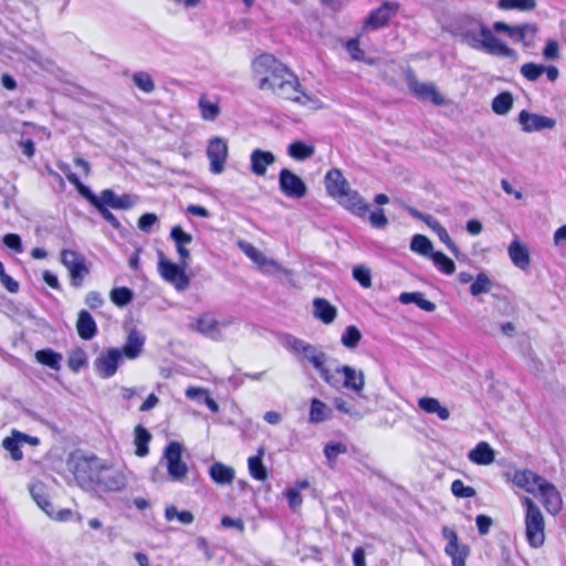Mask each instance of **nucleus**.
Returning <instances> with one entry per match:
<instances>
[{"mask_svg":"<svg viewBox=\"0 0 566 566\" xmlns=\"http://www.w3.org/2000/svg\"><path fill=\"white\" fill-rule=\"evenodd\" d=\"M457 35L473 50L495 56L517 59V53L499 40L479 19L462 18L457 27Z\"/></svg>","mask_w":566,"mask_h":566,"instance_id":"obj_1","label":"nucleus"},{"mask_svg":"<svg viewBox=\"0 0 566 566\" xmlns=\"http://www.w3.org/2000/svg\"><path fill=\"white\" fill-rule=\"evenodd\" d=\"M285 346L298 360L310 363L318 371L321 378L331 387H338L340 385L339 377L336 374H332V369L326 366L329 359L328 355L318 347L291 335L286 337Z\"/></svg>","mask_w":566,"mask_h":566,"instance_id":"obj_2","label":"nucleus"},{"mask_svg":"<svg viewBox=\"0 0 566 566\" xmlns=\"http://www.w3.org/2000/svg\"><path fill=\"white\" fill-rule=\"evenodd\" d=\"M289 69L272 54H261L252 62L253 76L260 90H271Z\"/></svg>","mask_w":566,"mask_h":566,"instance_id":"obj_3","label":"nucleus"},{"mask_svg":"<svg viewBox=\"0 0 566 566\" xmlns=\"http://www.w3.org/2000/svg\"><path fill=\"white\" fill-rule=\"evenodd\" d=\"M521 501L525 507L526 541L531 547L539 548L545 542V521L543 513L532 499L524 496Z\"/></svg>","mask_w":566,"mask_h":566,"instance_id":"obj_4","label":"nucleus"},{"mask_svg":"<svg viewBox=\"0 0 566 566\" xmlns=\"http://www.w3.org/2000/svg\"><path fill=\"white\" fill-rule=\"evenodd\" d=\"M69 465L75 476V479L82 483H97L101 471L104 465V461L96 455H81L73 458Z\"/></svg>","mask_w":566,"mask_h":566,"instance_id":"obj_5","label":"nucleus"},{"mask_svg":"<svg viewBox=\"0 0 566 566\" xmlns=\"http://www.w3.org/2000/svg\"><path fill=\"white\" fill-rule=\"evenodd\" d=\"M61 263L69 271L71 285L75 289L81 287L90 274L85 256L74 250L64 249L61 252Z\"/></svg>","mask_w":566,"mask_h":566,"instance_id":"obj_6","label":"nucleus"},{"mask_svg":"<svg viewBox=\"0 0 566 566\" xmlns=\"http://www.w3.org/2000/svg\"><path fill=\"white\" fill-rule=\"evenodd\" d=\"M188 266V261L186 263H174L167 260L163 252L159 251V261H158V271L161 277L172 284L177 291H185L189 286V277L186 274V268Z\"/></svg>","mask_w":566,"mask_h":566,"instance_id":"obj_7","label":"nucleus"},{"mask_svg":"<svg viewBox=\"0 0 566 566\" xmlns=\"http://www.w3.org/2000/svg\"><path fill=\"white\" fill-rule=\"evenodd\" d=\"M300 87L297 76L287 70L284 77H281L276 86L272 87L271 91L282 98L305 105L311 101V97L303 93Z\"/></svg>","mask_w":566,"mask_h":566,"instance_id":"obj_8","label":"nucleus"},{"mask_svg":"<svg viewBox=\"0 0 566 566\" xmlns=\"http://www.w3.org/2000/svg\"><path fill=\"white\" fill-rule=\"evenodd\" d=\"M233 323V318L219 321L212 314L205 313L197 318L193 328L212 340L221 342L224 339L222 331Z\"/></svg>","mask_w":566,"mask_h":566,"instance_id":"obj_9","label":"nucleus"},{"mask_svg":"<svg viewBox=\"0 0 566 566\" xmlns=\"http://www.w3.org/2000/svg\"><path fill=\"white\" fill-rule=\"evenodd\" d=\"M182 446L177 441H171L165 449L164 457L167 463V471L172 481H182L187 473L188 467L181 460Z\"/></svg>","mask_w":566,"mask_h":566,"instance_id":"obj_10","label":"nucleus"},{"mask_svg":"<svg viewBox=\"0 0 566 566\" xmlns=\"http://www.w3.org/2000/svg\"><path fill=\"white\" fill-rule=\"evenodd\" d=\"M493 30L497 33L505 32L511 39L530 45L538 31V27L535 23L510 25L505 22L496 21L493 23Z\"/></svg>","mask_w":566,"mask_h":566,"instance_id":"obj_11","label":"nucleus"},{"mask_svg":"<svg viewBox=\"0 0 566 566\" xmlns=\"http://www.w3.org/2000/svg\"><path fill=\"white\" fill-rule=\"evenodd\" d=\"M279 187L287 198L301 199L307 192L303 179L287 168H283L279 174Z\"/></svg>","mask_w":566,"mask_h":566,"instance_id":"obj_12","label":"nucleus"},{"mask_svg":"<svg viewBox=\"0 0 566 566\" xmlns=\"http://www.w3.org/2000/svg\"><path fill=\"white\" fill-rule=\"evenodd\" d=\"M207 156L210 161V171L220 175L224 170V164L228 158V144L224 138L213 137L207 147Z\"/></svg>","mask_w":566,"mask_h":566,"instance_id":"obj_13","label":"nucleus"},{"mask_svg":"<svg viewBox=\"0 0 566 566\" xmlns=\"http://www.w3.org/2000/svg\"><path fill=\"white\" fill-rule=\"evenodd\" d=\"M407 85L412 94L422 101H431L434 105L444 103L443 96L437 91L432 83H421L412 72L407 74Z\"/></svg>","mask_w":566,"mask_h":566,"instance_id":"obj_14","label":"nucleus"},{"mask_svg":"<svg viewBox=\"0 0 566 566\" xmlns=\"http://www.w3.org/2000/svg\"><path fill=\"white\" fill-rule=\"evenodd\" d=\"M332 374H336L340 379V385L338 387H334L337 390L346 388L356 394H360L365 387L364 373L361 370H356L348 365L336 367L335 370H332Z\"/></svg>","mask_w":566,"mask_h":566,"instance_id":"obj_15","label":"nucleus"},{"mask_svg":"<svg viewBox=\"0 0 566 566\" xmlns=\"http://www.w3.org/2000/svg\"><path fill=\"white\" fill-rule=\"evenodd\" d=\"M442 536L448 542L444 551L452 558V565L465 566L469 547L467 545H460L457 532L448 526H443Z\"/></svg>","mask_w":566,"mask_h":566,"instance_id":"obj_16","label":"nucleus"},{"mask_svg":"<svg viewBox=\"0 0 566 566\" xmlns=\"http://www.w3.org/2000/svg\"><path fill=\"white\" fill-rule=\"evenodd\" d=\"M122 358V350L116 347H111L101 353L94 363L97 374L102 378H109L114 376Z\"/></svg>","mask_w":566,"mask_h":566,"instance_id":"obj_17","label":"nucleus"},{"mask_svg":"<svg viewBox=\"0 0 566 566\" xmlns=\"http://www.w3.org/2000/svg\"><path fill=\"white\" fill-rule=\"evenodd\" d=\"M126 483L127 479L123 471L108 467L104 462L96 484L101 485L106 491L117 492L123 490L126 486Z\"/></svg>","mask_w":566,"mask_h":566,"instance_id":"obj_18","label":"nucleus"},{"mask_svg":"<svg viewBox=\"0 0 566 566\" xmlns=\"http://www.w3.org/2000/svg\"><path fill=\"white\" fill-rule=\"evenodd\" d=\"M518 122L522 125L523 130L526 133L539 132L546 128L552 129L556 125L555 119L547 116L533 114L525 109L520 113Z\"/></svg>","mask_w":566,"mask_h":566,"instance_id":"obj_19","label":"nucleus"},{"mask_svg":"<svg viewBox=\"0 0 566 566\" xmlns=\"http://www.w3.org/2000/svg\"><path fill=\"white\" fill-rule=\"evenodd\" d=\"M538 493L542 497V503L548 513L556 515L562 510V495L554 484L545 480L544 483H542Z\"/></svg>","mask_w":566,"mask_h":566,"instance_id":"obj_20","label":"nucleus"},{"mask_svg":"<svg viewBox=\"0 0 566 566\" xmlns=\"http://www.w3.org/2000/svg\"><path fill=\"white\" fill-rule=\"evenodd\" d=\"M340 206L357 217H365L368 211V205L357 190L347 189L339 198L336 199Z\"/></svg>","mask_w":566,"mask_h":566,"instance_id":"obj_21","label":"nucleus"},{"mask_svg":"<svg viewBox=\"0 0 566 566\" xmlns=\"http://www.w3.org/2000/svg\"><path fill=\"white\" fill-rule=\"evenodd\" d=\"M397 4L384 2L378 9L371 11L365 22V25L374 30L382 28L396 14Z\"/></svg>","mask_w":566,"mask_h":566,"instance_id":"obj_22","label":"nucleus"},{"mask_svg":"<svg viewBox=\"0 0 566 566\" xmlns=\"http://www.w3.org/2000/svg\"><path fill=\"white\" fill-rule=\"evenodd\" d=\"M545 479L531 470H517L514 472L512 482L525 490L527 493L536 494Z\"/></svg>","mask_w":566,"mask_h":566,"instance_id":"obj_23","label":"nucleus"},{"mask_svg":"<svg viewBox=\"0 0 566 566\" xmlns=\"http://www.w3.org/2000/svg\"><path fill=\"white\" fill-rule=\"evenodd\" d=\"M325 187L327 193L334 199L339 198L347 191V189L350 188L348 181L337 168H333L327 171L325 176Z\"/></svg>","mask_w":566,"mask_h":566,"instance_id":"obj_24","label":"nucleus"},{"mask_svg":"<svg viewBox=\"0 0 566 566\" xmlns=\"http://www.w3.org/2000/svg\"><path fill=\"white\" fill-rule=\"evenodd\" d=\"M276 158L272 151L256 148L250 155L251 172L255 176H264L268 167L275 163Z\"/></svg>","mask_w":566,"mask_h":566,"instance_id":"obj_25","label":"nucleus"},{"mask_svg":"<svg viewBox=\"0 0 566 566\" xmlns=\"http://www.w3.org/2000/svg\"><path fill=\"white\" fill-rule=\"evenodd\" d=\"M144 345V335L136 328H133L129 331L124 346L119 349L122 350V356L128 359H136L140 355Z\"/></svg>","mask_w":566,"mask_h":566,"instance_id":"obj_26","label":"nucleus"},{"mask_svg":"<svg viewBox=\"0 0 566 566\" xmlns=\"http://www.w3.org/2000/svg\"><path fill=\"white\" fill-rule=\"evenodd\" d=\"M170 238L176 244V250L181 263L185 264L190 258V252L186 245L192 242V235L186 232L180 226H175L170 230Z\"/></svg>","mask_w":566,"mask_h":566,"instance_id":"obj_27","label":"nucleus"},{"mask_svg":"<svg viewBox=\"0 0 566 566\" xmlns=\"http://www.w3.org/2000/svg\"><path fill=\"white\" fill-rule=\"evenodd\" d=\"M76 329L82 339L90 340L97 334V326L93 316L85 310L80 311Z\"/></svg>","mask_w":566,"mask_h":566,"instance_id":"obj_28","label":"nucleus"},{"mask_svg":"<svg viewBox=\"0 0 566 566\" xmlns=\"http://www.w3.org/2000/svg\"><path fill=\"white\" fill-rule=\"evenodd\" d=\"M313 314L324 324H331L335 321L337 308L332 305L327 300L317 297L313 301Z\"/></svg>","mask_w":566,"mask_h":566,"instance_id":"obj_29","label":"nucleus"},{"mask_svg":"<svg viewBox=\"0 0 566 566\" xmlns=\"http://www.w3.org/2000/svg\"><path fill=\"white\" fill-rule=\"evenodd\" d=\"M61 169L65 172L67 180L75 186L78 193L85 198L93 207L99 203L101 199L87 186H85L80 178L72 171L67 165H62Z\"/></svg>","mask_w":566,"mask_h":566,"instance_id":"obj_30","label":"nucleus"},{"mask_svg":"<svg viewBox=\"0 0 566 566\" xmlns=\"http://www.w3.org/2000/svg\"><path fill=\"white\" fill-rule=\"evenodd\" d=\"M468 458L473 463L480 465L491 464L495 460L494 450L490 447L488 442H479L474 449L469 452Z\"/></svg>","mask_w":566,"mask_h":566,"instance_id":"obj_31","label":"nucleus"},{"mask_svg":"<svg viewBox=\"0 0 566 566\" xmlns=\"http://www.w3.org/2000/svg\"><path fill=\"white\" fill-rule=\"evenodd\" d=\"M509 255L513 264L521 270H525L530 265V253L527 248L520 241L514 240L509 247Z\"/></svg>","mask_w":566,"mask_h":566,"instance_id":"obj_32","label":"nucleus"},{"mask_svg":"<svg viewBox=\"0 0 566 566\" xmlns=\"http://www.w3.org/2000/svg\"><path fill=\"white\" fill-rule=\"evenodd\" d=\"M418 406L427 413H436L441 420H448L450 418V411L448 408L442 406L436 398L422 397L418 400Z\"/></svg>","mask_w":566,"mask_h":566,"instance_id":"obj_33","label":"nucleus"},{"mask_svg":"<svg viewBox=\"0 0 566 566\" xmlns=\"http://www.w3.org/2000/svg\"><path fill=\"white\" fill-rule=\"evenodd\" d=\"M210 478L217 484H230L234 479V470L221 462H214L209 469Z\"/></svg>","mask_w":566,"mask_h":566,"instance_id":"obj_34","label":"nucleus"},{"mask_svg":"<svg viewBox=\"0 0 566 566\" xmlns=\"http://www.w3.org/2000/svg\"><path fill=\"white\" fill-rule=\"evenodd\" d=\"M30 494L34 502L41 507L49 516L54 515V509L52 503L49 501L45 493V488L42 483H35L30 486Z\"/></svg>","mask_w":566,"mask_h":566,"instance_id":"obj_35","label":"nucleus"},{"mask_svg":"<svg viewBox=\"0 0 566 566\" xmlns=\"http://www.w3.org/2000/svg\"><path fill=\"white\" fill-rule=\"evenodd\" d=\"M332 409L328 406L319 400L318 398H313L311 400L310 407V422L312 423H321L331 418Z\"/></svg>","mask_w":566,"mask_h":566,"instance_id":"obj_36","label":"nucleus"},{"mask_svg":"<svg viewBox=\"0 0 566 566\" xmlns=\"http://www.w3.org/2000/svg\"><path fill=\"white\" fill-rule=\"evenodd\" d=\"M399 301L402 304L415 303L426 312H433L437 308L436 304L429 300H426L423 294L420 292H403L399 295Z\"/></svg>","mask_w":566,"mask_h":566,"instance_id":"obj_37","label":"nucleus"},{"mask_svg":"<svg viewBox=\"0 0 566 566\" xmlns=\"http://www.w3.org/2000/svg\"><path fill=\"white\" fill-rule=\"evenodd\" d=\"M135 432V446H136V455L146 457L149 453L148 443L151 440V434L149 431L143 426H137L134 430Z\"/></svg>","mask_w":566,"mask_h":566,"instance_id":"obj_38","label":"nucleus"},{"mask_svg":"<svg viewBox=\"0 0 566 566\" xmlns=\"http://www.w3.org/2000/svg\"><path fill=\"white\" fill-rule=\"evenodd\" d=\"M440 239L442 243L447 245V248L457 256L459 254V249L451 240L446 228L434 218L428 220L427 224Z\"/></svg>","mask_w":566,"mask_h":566,"instance_id":"obj_39","label":"nucleus"},{"mask_svg":"<svg viewBox=\"0 0 566 566\" xmlns=\"http://www.w3.org/2000/svg\"><path fill=\"white\" fill-rule=\"evenodd\" d=\"M315 153V148L312 145H307L302 140H295L289 145L287 154L293 159L305 160L311 158Z\"/></svg>","mask_w":566,"mask_h":566,"instance_id":"obj_40","label":"nucleus"},{"mask_svg":"<svg viewBox=\"0 0 566 566\" xmlns=\"http://www.w3.org/2000/svg\"><path fill=\"white\" fill-rule=\"evenodd\" d=\"M35 358L40 364L54 370H60L61 368L62 355L50 348L38 350Z\"/></svg>","mask_w":566,"mask_h":566,"instance_id":"obj_41","label":"nucleus"},{"mask_svg":"<svg viewBox=\"0 0 566 566\" xmlns=\"http://www.w3.org/2000/svg\"><path fill=\"white\" fill-rule=\"evenodd\" d=\"M410 249L411 251L427 258H431L434 252L432 242L423 234H415L412 237Z\"/></svg>","mask_w":566,"mask_h":566,"instance_id":"obj_42","label":"nucleus"},{"mask_svg":"<svg viewBox=\"0 0 566 566\" xmlns=\"http://www.w3.org/2000/svg\"><path fill=\"white\" fill-rule=\"evenodd\" d=\"M263 450L260 449L259 453L254 457L249 458V471L252 478L258 481H264L268 478V470L262 461Z\"/></svg>","mask_w":566,"mask_h":566,"instance_id":"obj_43","label":"nucleus"},{"mask_svg":"<svg viewBox=\"0 0 566 566\" xmlns=\"http://www.w3.org/2000/svg\"><path fill=\"white\" fill-rule=\"evenodd\" d=\"M513 106V95L510 92L497 94L492 101V109L497 115L507 114Z\"/></svg>","mask_w":566,"mask_h":566,"instance_id":"obj_44","label":"nucleus"},{"mask_svg":"<svg viewBox=\"0 0 566 566\" xmlns=\"http://www.w3.org/2000/svg\"><path fill=\"white\" fill-rule=\"evenodd\" d=\"M361 333L355 325H349L345 328L340 337V343L348 349H354L358 346L361 339Z\"/></svg>","mask_w":566,"mask_h":566,"instance_id":"obj_45","label":"nucleus"},{"mask_svg":"<svg viewBox=\"0 0 566 566\" xmlns=\"http://www.w3.org/2000/svg\"><path fill=\"white\" fill-rule=\"evenodd\" d=\"M493 287V283L490 277L481 272L478 274L475 280L472 282L470 286V292L473 296H479L484 293H489Z\"/></svg>","mask_w":566,"mask_h":566,"instance_id":"obj_46","label":"nucleus"},{"mask_svg":"<svg viewBox=\"0 0 566 566\" xmlns=\"http://www.w3.org/2000/svg\"><path fill=\"white\" fill-rule=\"evenodd\" d=\"M497 6L503 10L532 11L536 7V0H499Z\"/></svg>","mask_w":566,"mask_h":566,"instance_id":"obj_47","label":"nucleus"},{"mask_svg":"<svg viewBox=\"0 0 566 566\" xmlns=\"http://www.w3.org/2000/svg\"><path fill=\"white\" fill-rule=\"evenodd\" d=\"M133 83L143 92L151 93L155 91V83L149 73L139 71L132 76Z\"/></svg>","mask_w":566,"mask_h":566,"instance_id":"obj_48","label":"nucleus"},{"mask_svg":"<svg viewBox=\"0 0 566 566\" xmlns=\"http://www.w3.org/2000/svg\"><path fill=\"white\" fill-rule=\"evenodd\" d=\"M165 517L167 521L177 518L184 525H189L195 520V516L190 511H178L175 505H168L166 507Z\"/></svg>","mask_w":566,"mask_h":566,"instance_id":"obj_49","label":"nucleus"},{"mask_svg":"<svg viewBox=\"0 0 566 566\" xmlns=\"http://www.w3.org/2000/svg\"><path fill=\"white\" fill-rule=\"evenodd\" d=\"M133 291L128 287H115L111 291V294H109V297H111V301L119 306V307H123V306H126L127 304H129L133 300Z\"/></svg>","mask_w":566,"mask_h":566,"instance_id":"obj_50","label":"nucleus"},{"mask_svg":"<svg viewBox=\"0 0 566 566\" xmlns=\"http://www.w3.org/2000/svg\"><path fill=\"white\" fill-rule=\"evenodd\" d=\"M253 262L266 274H274L283 270L275 260L266 258L263 252H260Z\"/></svg>","mask_w":566,"mask_h":566,"instance_id":"obj_51","label":"nucleus"},{"mask_svg":"<svg viewBox=\"0 0 566 566\" xmlns=\"http://www.w3.org/2000/svg\"><path fill=\"white\" fill-rule=\"evenodd\" d=\"M434 265L444 274H452L455 271V264L454 262L447 256L444 253L440 251L433 252V254L430 258Z\"/></svg>","mask_w":566,"mask_h":566,"instance_id":"obj_52","label":"nucleus"},{"mask_svg":"<svg viewBox=\"0 0 566 566\" xmlns=\"http://www.w3.org/2000/svg\"><path fill=\"white\" fill-rule=\"evenodd\" d=\"M20 438L18 437V431H13L11 437H7L2 441V447L10 452L11 458L15 461L22 459V451L20 450Z\"/></svg>","mask_w":566,"mask_h":566,"instance_id":"obj_53","label":"nucleus"},{"mask_svg":"<svg viewBox=\"0 0 566 566\" xmlns=\"http://www.w3.org/2000/svg\"><path fill=\"white\" fill-rule=\"evenodd\" d=\"M199 108L205 120H214L220 114L218 104L209 102L205 97L199 99Z\"/></svg>","mask_w":566,"mask_h":566,"instance_id":"obj_54","label":"nucleus"},{"mask_svg":"<svg viewBox=\"0 0 566 566\" xmlns=\"http://www.w3.org/2000/svg\"><path fill=\"white\" fill-rule=\"evenodd\" d=\"M545 66L533 62L525 63L521 67V74L528 81H536L544 73Z\"/></svg>","mask_w":566,"mask_h":566,"instance_id":"obj_55","label":"nucleus"},{"mask_svg":"<svg viewBox=\"0 0 566 566\" xmlns=\"http://www.w3.org/2000/svg\"><path fill=\"white\" fill-rule=\"evenodd\" d=\"M451 492L454 496L460 499H469L475 496V489L465 485L461 480H455L451 484Z\"/></svg>","mask_w":566,"mask_h":566,"instance_id":"obj_56","label":"nucleus"},{"mask_svg":"<svg viewBox=\"0 0 566 566\" xmlns=\"http://www.w3.org/2000/svg\"><path fill=\"white\" fill-rule=\"evenodd\" d=\"M353 277L363 286L370 287L371 274L369 269L363 265L355 266L353 269Z\"/></svg>","mask_w":566,"mask_h":566,"instance_id":"obj_57","label":"nucleus"},{"mask_svg":"<svg viewBox=\"0 0 566 566\" xmlns=\"http://www.w3.org/2000/svg\"><path fill=\"white\" fill-rule=\"evenodd\" d=\"M347 452V447L340 442L337 443H327L324 448V454L329 462L336 460V458Z\"/></svg>","mask_w":566,"mask_h":566,"instance_id":"obj_58","label":"nucleus"},{"mask_svg":"<svg viewBox=\"0 0 566 566\" xmlns=\"http://www.w3.org/2000/svg\"><path fill=\"white\" fill-rule=\"evenodd\" d=\"M345 48L354 61H365V52L360 49L357 38L349 39Z\"/></svg>","mask_w":566,"mask_h":566,"instance_id":"obj_59","label":"nucleus"},{"mask_svg":"<svg viewBox=\"0 0 566 566\" xmlns=\"http://www.w3.org/2000/svg\"><path fill=\"white\" fill-rule=\"evenodd\" d=\"M69 368L73 371H78L86 365V355L83 350H76L71 354L67 360Z\"/></svg>","mask_w":566,"mask_h":566,"instance_id":"obj_60","label":"nucleus"},{"mask_svg":"<svg viewBox=\"0 0 566 566\" xmlns=\"http://www.w3.org/2000/svg\"><path fill=\"white\" fill-rule=\"evenodd\" d=\"M2 242L6 247L15 251L17 253H21L23 250L21 238L15 233L6 234L2 239Z\"/></svg>","mask_w":566,"mask_h":566,"instance_id":"obj_61","label":"nucleus"},{"mask_svg":"<svg viewBox=\"0 0 566 566\" xmlns=\"http://www.w3.org/2000/svg\"><path fill=\"white\" fill-rule=\"evenodd\" d=\"M98 199H101L99 202H103V206L106 208L111 207L116 209L117 207L118 196L112 189H104L98 196Z\"/></svg>","mask_w":566,"mask_h":566,"instance_id":"obj_62","label":"nucleus"},{"mask_svg":"<svg viewBox=\"0 0 566 566\" xmlns=\"http://www.w3.org/2000/svg\"><path fill=\"white\" fill-rule=\"evenodd\" d=\"M334 406L335 408L346 415H349L352 417L361 418L360 413L355 410L352 406L348 405L347 401H345L342 397H336L334 399Z\"/></svg>","mask_w":566,"mask_h":566,"instance_id":"obj_63","label":"nucleus"},{"mask_svg":"<svg viewBox=\"0 0 566 566\" xmlns=\"http://www.w3.org/2000/svg\"><path fill=\"white\" fill-rule=\"evenodd\" d=\"M369 221L371 226L376 229H382L388 224V219L384 213L382 209H377L373 211L369 216Z\"/></svg>","mask_w":566,"mask_h":566,"instance_id":"obj_64","label":"nucleus"}]
</instances>
